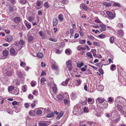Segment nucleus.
Returning <instances> with one entry per match:
<instances>
[{
	"mask_svg": "<svg viewBox=\"0 0 126 126\" xmlns=\"http://www.w3.org/2000/svg\"><path fill=\"white\" fill-rule=\"evenodd\" d=\"M114 103L116 106L123 105L124 107H125L126 106V100L121 97L118 96L115 98Z\"/></svg>",
	"mask_w": 126,
	"mask_h": 126,
	"instance_id": "1",
	"label": "nucleus"
},
{
	"mask_svg": "<svg viewBox=\"0 0 126 126\" xmlns=\"http://www.w3.org/2000/svg\"><path fill=\"white\" fill-rule=\"evenodd\" d=\"M66 64L67 66V67L68 68V70L69 71H71L72 68V61L70 60L67 61L66 62Z\"/></svg>",
	"mask_w": 126,
	"mask_h": 126,
	"instance_id": "2",
	"label": "nucleus"
},
{
	"mask_svg": "<svg viewBox=\"0 0 126 126\" xmlns=\"http://www.w3.org/2000/svg\"><path fill=\"white\" fill-rule=\"evenodd\" d=\"M106 14L108 16L109 18L111 19H112L114 18L115 17V14H113V13L110 11H107Z\"/></svg>",
	"mask_w": 126,
	"mask_h": 126,
	"instance_id": "3",
	"label": "nucleus"
},
{
	"mask_svg": "<svg viewBox=\"0 0 126 126\" xmlns=\"http://www.w3.org/2000/svg\"><path fill=\"white\" fill-rule=\"evenodd\" d=\"M13 37L12 35L8 34L6 36L5 38V40L9 43H10L12 40Z\"/></svg>",
	"mask_w": 126,
	"mask_h": 126,
	"instance_id": "4",
	"label": "nucleus"
},
{
	"mask_svg": "<svg viewBox=\"0 0 126 126\" xmlns=\"http://www.w3.org/2000/svg\"><path fill=\"white\" fill-rule=\"evenodd\" d=\"M51 67L52 69L54 70H58L59 69V66L55 62L54 63H53L51 65Z\"/></svg>",
	"mask_w": 126,
	"mask_h": 126,
	"instance_id": "5",
	"label": "nucleus"
},
{
	"mask_svg": "<svg viewBox=\"0 0 126 126\" xmlns=\"http://www.w3.org/2000/svg\"><path fill=\"white\" fill-rule=\"evenodd\" d=\"M42 2L41 1L38 0L36 1V5L35 8L37 10H38L41 8L40 7V6Z\"/></svg>",
	"mask_w": 126,
	"mask_h": 126,
	"instance_id": "6",
	"label": "nucleus"
},
{
	"mask_svg": "<svg viewBox=\"0 0 126 126\" xmlns=\"http://www.w3.org/2000/svg\"><path fill=\"white\" fill-rule=\"evenodd\" d=\"M44 110V109L42 108H38L36 109V113L37 115H39L41 114L42 113V110Z\"/></svg>",
	"mask_w": 126,
	"mask_h": 126,
	"instance_id": "7",
	"label": "nucleus"
},
{
	"mask_svg": "<svg viewBox=\"0 0 126 126\" xmlns=\"http://www.w3.org/2000/svg\"><path fill=\"white\" fill-rule=\"evenodd\" d=\"M10 54L12 56H15L17 54V53L15 51L14 49L11 48L10 50Z\"/></svg>",
	"mask_w": 126,
	"mask_h": 126,
	"instance_id": "8",
	"label": "nucleus"
},
{
	"mask_svg": "<svg viewBox=\"0 0 126 126\" xmlns=\"http://www.w3.org/2000/svg\"><path fill=\"white\" fill-rule=\"evenodd\" d=\"M117 34L119 37H122L124 34V32L122 30H119L118 31Z\"/></svg>",
	"mask_w": 126,
	"mask_h": 126,
	"instance_id": "9",
	"label": "nucleus"
},
{
	"mask_svg": "<svg viewBox=\"0 0 126 126\" xmlns=\"http://www.w3.org/2000/svg\"><path fill=\"white\" fill-rule=\"evenodd\" d=\"M88 103L89 104H93L94 102V98H89L87 99Z\"/></svg>",
	"mask_w": 126,
	"mask_h": 126,
	"instance_id": "10",
	"label": "nucleus"
},
{
	"mask_svg": "<svg viewBox=\"0 0 126 126\" xmlns=\"http://www.w3.org/2000/svg\"><path fill=\"white\" fill-rule=\"evenodd\" d=\"M100 26L101 27V28L100 29V30L101 32L105 31L106 30V26L104 24H100Z\"/></svg>",
	"mask_w": 126,
	"mask_h": 126,
	"instance_id": "11",
	"label": "nucleus"
},
{
	"mask_svg": "<svg viewBox=\"0 0 126 126\" xmlns=\"http://www.w3.org/2000/svg\"><path fill=\"white\" fill-rule=\"evenodd\" d=\"M75 85L77 86L79 85L81 82V80L80 79H77L75 80Z\"/></svg>",
	"mask_w": 126,
	"mask_h": 126,
	"instance_id": "12",
	"label": "nucleus"
},
{
	"mask_svg": "<svg viewBox=\"0 0 126 126\" xmlns=\"http://www.w3.org/2000/svg\"><path fill=\"white\" fill-rule=\"evenodd\" d=\"M18 75L19 77H23L25 76V73L22 71H17Z\"/></svg>",
	"mask_w": 126,
	"mask_h": 126,
	"instance_id": "13",
	"label": "nucleus"
},
{
	"mask_svg": "<svg viewBox=\"0 0 126 126\" xmlns=\"http://www.w3.org/2000/svg\"><path fill=\"white\" fill-rule=\"evenodd\" d=\"M116 106H117L118 108V111L120 112V113H121V112L122 113L123 110V109L122 107V106H124L123 105H116Z\"/></svg>",
	"mask_w": 126,
	"mask_h": 126,
	"instance_id": "14",
	"label": "nucleus"
},
{
	"mask_svg": "<svg viewBox=\"0 0 126 126\" xmlns=\"http://www.w3.org/2000/svg\"><path fill=\"white\" fill-rule=\"evenodd\" d=\"M63 114L64 112L63 111H61L57 116L56 118L57 119L59 120L60 118L62 117L63 116Z\"/></svg>",
	"mask_w": 126,
	"mask_h": 126,
	"instance_id": "15",
	"label": "nucleus"
},
{
	"mask_svg": "<svg viewBox=\"0 0 126 126\" xmlns=\"http://www.w3.org/2000/svg\"><path fill=\"white\" fill-rule=\"evenodd\" d=\"M48 87H49L50 89L52 88L53 87H54L55 85H56L54 83V82H49L48 83Z\"/></svg>",
	"mask_w": 126,
	"mask_h": 126,
	"instance_id": "16",
	"label": "nucleus"
},
{
	"mask_svg": "<svg viewBox=\"0 0 126 126\" xmlns=\"http://www.w3.org/2000/svg\"><path fill=\"white\" fill-rule=\"evenodd\" d=\"M24 23L28 29H29L31 28V24L29 22L26 20H25L24 21Z\"/></svg>",
	"mask_w": 126,
	"mask_h": 126,
	"instance_id": "17",
	"label": "nucleus"
},
{
	"mask_svg": "<svg viewBox=\"0 0 126 126\" xmlns=\"http://www.w3.org/2000/svg\"><path fill=\"white\" fill-rule=\"evenodd\" d=\"M77 50H78L82 51L83 50H86V48L85 47H80V46H79L77 47Z\"/></svg>",
	"mask_w": 126,
	"mask_h": 126,
	"instance_id": "18",
	"label": "nucleus"
},
{
	"mask_svg": "<svg viewBox=\"0 0 126 126\" xmlns=\"http://www.w3.org/2000/svg\"><path fill=\"white\" fill-rule=\"evenodd\" d=\"M53 24L54 27L58 23L57 19L56 18H54L53 19Z\"/></svg>",
	"mask_w": 126,
	"mask_h": 126,
	"instance_id": "19",
	"label": "nucleus"
},
{
	"mask_svg": "<svg viewBox=\"0 0 126 126\" xmlns=\"http://www.w3.org/2000/svg\"><path fill=\"white\" fill-rule=\"evenodd\" d=\"M103 88L104 87L102 85H100L97 87V90L100 91H102Z\"/></svg>",
	"mask_w": 126,
	"mask_h": 126,
	"instance_id": "20",
	"label": "nucleus"
},
{
	"mask_svg": "<svg viewBox=\"0 0 126 126\" xmlns=\"http://www.w3.org/2000/svg\"><path fill=\"white\" fill-rule=\"evenodd\" d=\"M54 115V112H51L48 114L46 117L47 118H50L53 117Z\"/></svg>",
	"mask_w": 126,
	"mask_h": 126,
	"instance_id": "21",
	"label": "nucleus"
},
{
	"mask_svg": "<svg viewBox=\"0 0 126 126\" xmlns=\"http://www.w3.org/2000/svg\"><path fill=\"white\" fill-rule=\"evenodd\" d=\"M86 123L89 126H94L95 125V123L93 121H87V122Z\"/></svg>",
	"mask_w": 126,
	"mask_h": 126,
	"instance_id": "22",
	"label": "nucleus"
},
{
	"mask_svg": "<svg viewBox=\"0 0 126 126\" xmlns=\"http://www.w3.org/2000/svg\"><path fill=\"white\" fill-rule=\"evenodd\" d=\"M14 20L16 23L19 22L20 21V18L18 17H15L14 18Z\"/></svg>",
	"mask_w": 126,
	"mask_h": 126,
	"instance_id": "23",
	"label": "nucleus"
},
{
	"mask_svg": "<svg viewBox=\"0 0 126 126\" xmlns=\"http://www.w3.org/2000/svg\"><path fill=\"white\" fill-rule=\"evenodd\" d=\"M97 100L100 103H102L105 100L104 98H101V97H99L97 99Z\"/></svg>",
	"mask_w": 126,
	"mask_h": 126,
	"instance_id": "24",
	"label": "nucleus"
},
{
	"mask_svg": "<svg viewBox=\"0 0 126 126\" xmlns=\"http://www.w3.org/2000/svg\"><path fill=\"white\" fill-rule=\"evenodd\" d=\"M9 52L6 49L4 50L3 52V54L4 56H7L8 55Z\"/></svg>",
	"mask_w": 126,
	"mask_h": 126,
	"instance_id": "25",
	"label": "nucleus"
},
{
	"mask_svg": "<svg viewBox=\"0 0 126 126\" xmlns=\"http://www.w3.org/2000/svg\"><path fill=\"white\" fill-rule=\"evenodd\" d=\"M81 9H83L85 10H87V7L85 5L81 4L80 6Z\"/></svg>",
	"mask_w": 126,
	"mask_h": 126,
	"instance_id": "26",
	"label": "nucleus"
},
{
	"mask_svg": "<svg viewBox=\"0 0 126 126\" xmlns=\"http://www.w3.org/2000/svg\"><path fill=\"white\" fill-rule=\"evenodd\" d=\"M76 106L74 107V109H73V113L74 114H76L77 112H78V109L76 108Z\"/></svg>",
	"mask_w": 126,
	"mask_h": 126,
	"instance_id": "27",
	"label": "nucleus"
},
{
	"mask_svg": "<svg viewBox=\"0 0 126 126\" xmlns=\"http://www.w3.org/2000/svg\"><path fill=\"white\" fill-rule=\"evenodd\" d=\"M25 42L22 40H21L19 42V45L21 46V48L24 45Z\"/></svg>",
	"mask_w": 126,
	"mask_h": 126,
	"instance_id": "28",
	"label": "nucleus"
},
{
	"mask_svg": "<svg viewBox=\"0 0 126 126\" xmlns=\"http://www.w3.org/2000/svg\"><path fill=\"white\" fill-rule=\"evenodd\" d=\"M103 108L105 109H106L108 107V103L106 102H104L102 104Z\"/></svg>",
	"mask_w": 126,
	"mask_h": 126,
	"instance_id": "29",
	"label": "nucleus"
},
{
	"mask_svg": "<svg viewBox=\"0 0 126 126\" xmlns=\"http://www.w3.org/2000/svg\"><path fill=\"white\" fill-rule=\"evenodd\" d=\"M34 36L32 35H30L28 38V40L30 42H32L33 40Z\"/></svg>",
	"mask_w": 126,
	"mask_h": 126,
	"instance_id": "30",
	"label": "nucleus"
},
{
	"mask_svg": "<svg viewBox=\"0 0 126 126\" xmlns=\"http://www.w3.org/2000/svg\"><path fill=\"white\" fill-rule=\"evenodd\" d=\"M116 65L113 64L111 65L110 66V69L112 71H114L116 69Z\"/></svg>",
	"mask_w": 126,
	"mask_h": 126,
	"instance_id": "31",
	"label": "nucleus"
},
{
	"mask_svg": "<svg viewBox=\"0 0 126 126\" xmlns=\"http://www.w3.org/2000/svg\"><path fill=\"white\" fill-rule=\"evenodd\" d=\"M57 99L60 100H62L63 99V96L61 94H59L57 95Z\"/></svg>",
	"mask_w": 126,
	"mask_h": 126,
	"instance_id": "32",
	"label": "nucleus"
},
{
	"mask_svg": "<svg viewBox=\"0 0 126 126\" xmlns=\"http://www.w3.org/2000/svg\"><path fill=\"white\" fill-rule=\"evenodd\" d=\"M104 5H105L107 7L110 6L111 5V4L110 3L105 2L103 3Z\"/></svg>",
	"mask_w": 126,
	"mask_h": 126,
	"instance_id": "33",
	"label": "nucleus"
},
{
	"mask_svg": "<svg viewBox=\"0 0 126 126\" xmlns=\"http://www.w3.org/2000/svg\"><path fill=\"white\" fill-rule=\"evenodd\" d=\"M96 65L100 68H101L102 67L103 64L102 62H100L99 63H98L96 64Z\"/></svg>",
	"mask_w": 126,
	"mask_h": 126,
	"instance_id": "34",
	"label": "nucleus"
},
{
	"mask_svg": "<svg viewBox=\"0 0 126 126\" xmlns=\"http://www.w3.org/2000/svg\"><path fill=\"white\" fill-rule=\"evenodd\" d=\"M83 65V63L81 62H78L77 63V66L78 68H80Z\"/></svg>",
	"mask_w": 126,
	"mask_h": 126,
	"instance_id": "35",
	"label": "nucleus"
},
{
	"mask_svg": "<svg viewBox=\"0 0 126 126\" xmlns=\"http://www.w3.org/2000/svg\"><path fill=\"white\" fill-rule=\"evenodd\" d=\"M113 99V98L112 97H108V102L110 103H112Z\"/></svg>",
	"mask_w": 126,
	"mask_h": 126,
	"instance_id": "36",
	"label": "nucleus"
},
{
	"mask_svg": "<svg viewBox=\"0 0 126 126\" xmlns=\"http://www.w3.org/2000/svg\"><path fill=\"white\" fill-rule=\"evenodd\" d=\"M14 87L13 86H10L8 88V91L9 92L10 91H11L14 89Z\"/></svg>",
	"mask_w": 126,
	"mask_h": 126,
	"instance_id": "37",
	"label": "nucleus"
},
{
	"mask_svg": "<svg viewBox=\"0 0 126 126\" xmlns=\"http://www.w3.org/2000/svg\"><path fill=\"white\" fill-rule=\"evenodd\" d=\"M112 5L114 6H117L118 7H120L121 6L120 4L116 2H114L113 4Z\"/></svg>",
	"mask_w": 126,
	"mask_h": 126,
	"instance_id": "38",
	"label": "nucleus"
},
{
	"mask_svg": "<svg viewBox=\"0 0 126 126\" xmlns=\"http://www.w3.org/2000/svg\"><path fill=\"white\" fill-rule=\"evenodd\" d=\"M115 112H112L111 113H110V114H108L106 115V116L107 117H108L109 116H111L112 118H114V116L113 114H114V113Z\"/></svg>",
	"mask_w": 126,
	"mask_h": 126,
	"instance_id": "39",
	"label": "nucleus"
},
{
	"mask_svg": "<svg viewBox=\"0 0 126 126\" xmlns=\"http://www.w3.org/2000/svg\"><path fill=\"white\" fill-rule=\"evenodd\" d=\"M14 94L15 95H17L19 94V90L18 89H14Z\"/></svg>",
	"mask_w": 126,
	"mask_h": 126,
	"instance_id": "40",
	"label": "nucleus"
},
{
	"mask_svg": "<svg viewBox=\"0 0 126 126\" xmlns=\"http://www.w3.org/2000/svg\"><path fill=\"white\" fill-rule=\"evenodd\" d=\"M20 62H21L20 65L21 66L24 67V66L26 65V63L25 62H22L21 60H20Z\"/></svg>",
	"mask_w": 126,
	"mask_h": 126,
	"instance_id": "41",
	"label": "nucleus"
},
{
	"mask_svg": "<svg viewBox=\"0 0 126 126\" xmlns=\"http://www.w3.org/2000/svg\"><path fill=\"white\" fill-rule=\"evenodd\" d=\"M91 52L93 53V55L94 56H95L96 54V50L95 49H92Z\"/></svg>",
	"mask_w": 126,
	"mask_h": 126,
	"instance_id": "42",
	"label": "nucleus"
},
{
	"mask_svg": "<svg viewBox=\"0 0 126 126\" xmlns=\"http://www.w3.org/2000/svg\"><path fill=\"white\" fill-rule=\"evenodd\" d=\"M70 79H66L65 81H64L65 83V84H63V83H62L61 84L64 86H66L67 85V84L69 82V80Z\"/></svg>",
	"mask_w": 126,
	"mask_h": 126,
	"instance_id": "43",
	"label": "nucleus"
},
{
	"mask_svg": "<svg viewBox=\"0 0 126 126\" xmlns=\"http://www.w3.org/2000/svg\"><path fill=\"white\" fill-rule=\"evenodd\" d=\"M44 5L45 8L47 9L49 7V4L47 2H45L44 3Z\"/></svg>",
	"mask_w": 126,
	"mask_h": 126,
	"instance_id": "44",
	"label": "nucleus"
},
{
	"mask_svg": "<svg viewBox=\"0 0 126 126\" xmlns=\"http://www.w3.org/2000/svg\"><path fill=\"white\" fill-rule=\"evenodd\" d=\"M46 81V80L44 78H42L41 79V82L42 84H44L45 82Z\"/></svg>",
	"mask_w": 126,
	"mask_h": 126,
	"instance_id": "45",
	"label": "nucleus"
},
{
	"mask_svg": "<svg viewBox=\"0 0 126 126\" xmlns=\"http://www.w3.org/2000/svg\"><path fill=\"white\" fill-rule=\"evenodd\" d=\"M114 37L112 36L111 37L110 39V41L111 43H113L114 41Z\"/></svg>",
	"mask_w": 126,
	"mask_h": 126,
	"instance_id": "46",
	"label": "nucleus"
},
{
	"mask_svg": "<svg viewBox=\"0 0 126 126\" xmlns=\"http://www.w3.org/2000/svg\"><path fill=\"white\" fill-rule=\"evenodd\" d=\"M37 55L39 58H41L43 57V54L42 53L39 52L37 54Z\"/></svg>",
	"mask_w": 126,
	"mask_h": 126,
	"instance_id": "47",
	"label": "nucleus"
},
{
	"mask_svg": "<svg viewBox=\"0 0 126 126\" xmlns=\"http://www.w3.org/2000/svg\"><path fill=\"white\" fill-rule=\"evenodd\" d=\"M77 95L74 93H72L71 95V98L72 99H74L77 97Z\"/></svg>",
	"mask_w": 126,
	"mask_h": 126,
	"instance_id": "48",
	"label": "nucleus"
},
{
	"mask_svg": "<svg viewBox=\"0 0 126 126\" xmlns=\"http://www.w3.org/2000/svg\"><path fill=\"white\" fill-rule=\"evenodd\" d=\"M86 55L87 56L89 57L91 59L93 58L92 55L91 53L90 52H87L86 54Z\"/></svg>",
	"mask_w": 126,
	"mask_h": 126,
	"instance_id": "49",
	"label": "nucleus"
},
{
	"mask_svg": "<svg viewBox=\"0 0 126 126\" xmlns=\"http://www.w3.org/2000/svg\"><path fill=\"white\" fill-rule=\"evenodd\" d=\"M88 38L90 40H94L95 39V38L92 35L88 36Z\"/></svg>",
	"mask_w": 126,
	"mask_h": 126,
	"instance_id": "50",
	"label": "nucleus"
},
{
	"mask_svg": "<svg viewBox=\"0 0 126 126\" xmlns=\"http://www.w3.org/2000/svg\"><path fill=\"white\" fill-rule=\"evenodd\" d=\"M52 88L53 92L55 93L57 92V89L56 87V85H55V86L53 87Z\"/></svg>",
	"mask_w": 126,
	"mask_h": 126,
	"instance_id": "51",
	"label": "nucleus"
},
{
	"mask_svg": "<svg viewBox=\"0 0 126 126\" xmlns=\"http://www.w3.org/2000/svg\"><path fill=\"white\" fill-rule=\"evenodd\" d=\"M63 101L64 104L66 105H68L69 102V100L66 99H64Z\"/></svg>",
	"mask_w": 126,
	"mask_h": 126,
	"instance_id": "52",
	"label": "nucleus"
},
{
	"mask_svg": "<svg viewBox=\"0 0 126 126\" xmlns=\"http://www.w3.org/2000/svg\"><path fill=\"white\" fill-rule=\"evenodd\" d=\"M33 17L32 16H30L28 17V20L30 22H32V21L33 20Z\"/></svg>",
	"mask_w": 126,
	"mask_h": 126,
	"instance_id": "53",
	"label": "nucleus"
},
{
	"mask_svg": "<svg viewBox=\"0 0 126 126\" xmlns=\"http://www.w3.org/2000/svg\"><path fill=\"white\" fill-rule=\"evenodd\" d=\"M29 114L31 115H34V111L33 110H31L29 111Z\"/></svg>",
	"mask_w": 126,
	"mask_h": 126,
	"instance_id": "54",
	"label": "nucleus"
},
{
	"mask_svg": "<svg viewBox=\"0 0 126 126\" xmlns=\"http://www.w3.org/2000/svg\"><path fill=\"white\" fill-rule=\"evenodd\" d=\"M83 111L85 113H87L89 112L88 108L87 107H85L83 108Z\"/></svg>",
	"mask_w": 126,
	"mask_h": 126,
	"instance_id": "55",
	"label": "nucleus"
},
{
	"mask_svg": "<svg viewBox=\"0 0 126 126\" xmlns=\"http://www.w3.org/2000/svg\"><path fill=\"white\" fill-rule=\"evenodd\" d=\"M55 52L57 54H60L62 53V51L59 49H56L55 50Z\"/></svg>",
	"mask_w": 126,
	"mask_h": 126,
	"instance_id": "56",
	"label": "nucleus"
},
{
	"mask_svg": "<svg viewBox=\"0 0 126 126\" xmlns=\"http://www.w3.org/2000/svg\"><path fill=\"white\" fill-rule=\"evenodd\" d=\"M19 103V102H18L15 101L12 102V104L13 105L15 106L16 105H18L17 104H18Z\"/></svg>",
	"mask_w": 126,
	"mask_h": 126,
	"instance_id": "57",
	"label": "nucleus"
},
{
	"mask_svg": "<svg viewBox=\"0 0 126 126\" xmlns=\"http://www.w3.org/2000/svg\"><path fill=\"white\" fill-rule=\"evenodd\" d=\"M86 41V40L85 39L79 41V43L81 44H84L85 43Z\"/></svg>",
	"mask_w": 126,
	"mask_h": 126,
	"instance_id": "58",
	"label": "nucleus"
},
{
	"mask_svg": "<svg viewBox=\"0 0 126 126\" xmlns=\"http://www.w3.org/2000/svg\"><path fill=\"white\" fill-rule=\"evenodd\" d=\"M117 26L118 27H119L121 28L123 27V24L122 23H118L117 25Z\"/></svg>",
	"mask_w": 126,
	"mask_h": 126,
	"instance_id": "59",
	"label": "nucleus"
},
{
	"mask_svg": "<svg viewBox=\"0 0 126 126\" xmlns=\"http://www.w3.org/2000/svg\"><path fill=\"white\" fill-rule=\"evenodd\" d=\"M105 35L101 34L100 35H98V37L100 38H103L105 37Z\"/></svg>",
	"mask_w": 126,
	"mask_h": 126,
	"instance_id": "60",
	"label": "nucleus"
},
{
	"mask_svg": "<svg viewBox=\"0 0 126 126\" xmlns=\"http://www.w3.org/2000/svg\"><path fill=\"white\" fill-rule=\"evenodd\" d=\"M40 126H46L47 125L45 122H42L40 123L39 124Z\"/></svg>",
	"mask_w": 126,
	"mask_h": 126,
	"instance_id": "61",
	"label": "nucleus"
},
{
	"mask_svg": "<svg viewBox=\"0 0 126 126\" xmlns=\"http://www.w3.org/2000/svg\"><path fill=\"white\" fill-rule=\"evenodd\" d=\"M58 18L59 19L61 20H62L63 19V15H60L58 16Z\"/></svg>",
	"mask_w": 126,
	"mask_h": 126,
	"instance_id": "62",
	"label": "nucleus"
},
{
	"mask_svg": "<svg viewBox=\"0 0 126 126\" xmlns=\"http://www.w3.org/2000/svg\"><path fill=\"white\" fill-rule=\"evenodd\" d=\"M65 53L67 55H69L70 54V51L68 49H66L65 50Z\"/></svg>",
	"mask_w": 126,
	"mask_h": 126,
	"instance_id": "63",
	"label": "nucleus"
},
{
	"mask_svg": "<svg viewBox=\"0 0 126 126\" xmlns=\"http://www.w3.org/2000/svg\"><path fill=\"white\" fill-rule=\"evenodd\" d=\"M28 98L29 99H32L33 98V95L31 94H30L28 96Z\"/></svg>",
	"mask_w": 126,
	"mask_h": 126,
	"instance_id": "64",
	"label": "nucleus"
}]
</instances>
